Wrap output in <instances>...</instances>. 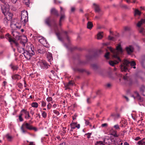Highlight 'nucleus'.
Returning <instances> with one entry per match:
<instances>
[{
  "label": "nucleus",
  "instance_id": "f257e3e1",
  "mask_svg": "<svg viewBox=\"0 0 145 145\" xmlns=\"http://www.w3.org/2000/svg\"><path fill=\"white\" fill-rule=\"evenodd\" d=\"M108 49L113 53V57L116 59L114 61H110L109 62V63L110 65L114 66V65L121 61L119 56L122 54L123 51L120 44L118 45L116 47V49H114L111 47H108Z\"/></svg>",
  "mask_w": 145,
  "mask_h": 145
},
{
  "label": "nucleus",
  "instance_id": "f03ea898",
  "mask_svg": "<svg viewBox=\"0 0 145 145\" xmlns=\"http://www.w3.org/2000/svg\"><path fill=\"white\" fill-rule=\"evenodd\" d=\"M60 14L61 16L59 22V27H58L57 24L55 23H54V27L55 32L58 39L60 40H61L62 39L60 37L61 33L60 31H62V30L61 27L62 25L61 22L64 20L65 17L64 13L65 10L63 9L62 7H60Z\"/></svg>",
  "mask_w": 145,
  "mask_h": 145
},
{
  "label": "nucleus",
  "instance_id": "7ed1b4c3",
  "mask_svg": "<svg viewBox=\"0 0 145 145\" xmlns=\"http://www.w3.org/2000/svg\"><path fill=\"white\" fill-rule=\"evenodd\" d=\"M0 0L2 2L1 5L2 12L6 16V18H8L7 16H9V19H11L12 14L9 12L10 7L9 5L5 1V0Z\"/></svg>",
  "mask_w": 145,
  "mask_h": 145
},
{
  "label": "nucleus",
  "instance_id": "20e7f679",
  "mask_svg": "<svg viewBox=\"0 0 145 145\" xmlns=\"http://www.w3.org/2000/svg\"><path fill=\"white\" fill-rule=\"evenodd\" d=\"M129 64L134 69H135V65L136 63L134 61H132L131 62L126 60H124L123 63L121 64L120 66V69L122 71H126L128 70V67Z\"/></svg>",
  "mask_w": 145,
  "mask_h": 145
},
{
  "label": "nucleus",
  "instance_id": "39448f33",
  "mask_svg": "<svg viewBox=\"0 0 145 145\" xmlns=\"http://www.w3.org/2000/svg\"><path fill=\"white\" fill-rule=\"evenodd\" d=\"M20 129L23 133H28L27 129L29 130H34L36 131L37 129L36 128L33 127L31 125L27 123L24 122L22 125Z\"/></svg>",
  "mask_w": 145,
  "mask_h": 145
},
{
  "label": "nucleus",
  "instance_id": "423d86ee",
  "mask_svg": "<svg viewBox=\"0 0 145 145\" xmlns=\"http://www.w3.org/2000/svg\"><path fill=\"white\" fill-rule=\"evenodd\" d=\"M116 138L112 136H106L103 140L104 145H110L112 142H114Z\"/></svg>",
  "mask_w": 145,
  "mask_h": 145
},
{
  "label": "nucleus",
  "instance_id": "0eeeda50",
  "mask_svg": "<svg viewBox=\"0 0 145 145\" xmlns=\"http://www.w3.org/2000/svg\"><path fill=\"white\" fill-rule=\"evenodd\" d=\"M20 21L25 25L28 21V12L27 11L23 10L21 12Z\"/></svg>",
  "mask_w": 145,
  "mask_h": 145
},
{
  "label": "nucleus",
  "instance_id": "6e6552de",
  "mask_svg": "<svg viewBox=\"0 0 145 145\" xmlns=\"http://www.w3.org/2000/svg\"><path fill=\"white\" fill-rule=\"evenodd\" d=\"M37 65L39 67H40L41 69H46L50 66V65L48 64L46 61L44 60H41L38 61Z\"/></svg>",
  "mask_w": 145,
  "mask_h": 145
},
{
  "label": "nucleus",
  "instance_id": "1a4fd4ad",
  "mask_svg": "<svg viewBox=\"0 0 145 145\" xmlns=\"http://www.w3.org/2000/svg\"><path fill=\"white\" fill-rule=\"evenodd\" d=\"M34 54V52L33 51L31 48H30V50L26 49L23 54L26 58L27 59H29Z\"/></svg>",
  "mask_w": 145,
  "mask_h": 145
},
{
  "label": "nucleus",
  "instance_id": "9d476101",
  "mask_svg": "<svg viewBox=\"0 0 145 145\" xmlns=\"http://www.w3.org/2000/svg\"><path fill=\"white\" fill-rule=\"evenodd\" d=\"M5 38L7 39L11 44H14L16 46H18V43L16 40L11 38V36L8 34H7L5 36Z\"/></svg>",
  "mask_w": 145,
  "mask_h": 145
},
{
  "label": "nucleus",
  "instance_id": "9b49d317",
  "mask_svg": "<svg viewBox=\"0 0 145 145\" xmlns=\"http://www.w3.org/2000/svg\"><path fill=\"white\" fill-rule=\"evenodd\" d=\"M21 112H23L24 114V118L26 120H28L30 119L31 120L33 119V118L31 117L29 112L26 110L25 109L22 110L21 111Z\"/></svg>",
  "mask_w": 145,
  "mask_h": 145
},
{
  "label": "nucleus",
  "instance_id": "f8f14e48",
  "mask_svg": "<svg viewBox=\"0 0 145 145\" xmlns=\"http://www.w3.org/2000/svg\"><path fill=\"white\" fill-rule=\"evenodd\" d=\"M12 34L14 38L16 40H19L20 39V34L19 33L15 30L12 31Z\"/></svg>",
  "mask_w": 145,
  "mask_h": 145
},
{
  "label": "nucleus",
  "instance_id": "ddd939ff",
  "mask_svg": "<svg viewBox=\"0 0 145 145\" xmlns=\"http://www.w3.org/2000/svg\"><path fill=\"white\" fill-rule=\"evenodd\" d=\"M10 26L11 28L14 29H15L16 28L20 29V25H19L18 23H15L13 22H11Z\"/></svg>",
  "mask_w": 145,
  "mask_h": 145
},
{
  "label": "nucleus",
  "instance_id": "4468645a",
  "mask_svg": "<svg viewBox=\"0 0 145 145\" xmlns=\"http://www.w3.org/2000/svg\"><path fill=\"white\" fill-rule=\"evenodd\" d=\"M133 47L131 46H129L126 48V51L129 54H130L132 53L133 51Z\"/></svg>",
  "mask_w": 145,
  "mask_h": 145
},
{
  "label": "nucleus",
  "instance_id": "2eb2a0df",
  "mask_svg": "<svg viewBox=\"0 0 145 145\" xmlns=\"http://www.w3.org/2000/svg\"><path fill=\"white\" fill-rule=\"evenodd\" d=\"M131 96L134 99L136 98L140 101H142L141 97L137 91H135L134 93V95H132Z\"/></svg>",
  "mask_w": 145,
  "mask_h": 145
},
{
  "label": "nucleus",
  "instance_id": "dca6fc26",
  "mask_svg": "<svg viewBox=\"0 0 145 145\" xmlns=\"http://www.w3.org/2000/svg\"><path fill=\"white\" fill-rule=\"evenodd\" d=\"M47 57L48 61L50 62V64L51 65V62L53 59L52 54L49 52H48L47 54Z\"/></svg>",
  "mask_w": 145,
  "mask_h": 145
},
{
  "label": "nucleus",
  "instance_id": "f3484780",
  "mask_svg": "<svg viewBox=\"0 0 145 145\" xmlns=\"http://www.w3.org/2000/svg\"><path fill=\"white\" fill-rule=\"evenodd\" d=\"M127 74L125 76H123V78L125 81L127 82V83L129 84H131L132 82L131 79L127 76Z\"/></svg>",
  "mask_w": 145,
  "mask_h": 145
},
{
  "label": "nucleus",
  "instance_id": "a211bd4d",
  "mask_svg": "<svg viewBox=\"0 0 145 145\" xmlns=\"http://www.w3.org/2000/svg\"><path fill=\"white\" fill-rule=\"evenodd\" d=\"M12 78L13 80H18L21 78V77L18 74H15L12 75Z\"/></svg>",
  "mask_w": 145,
  "mask_h": 145
},
{
  "label": "nucleus",
  "instance_id": "6ab92c4d",
  "mask_svg": "<svg viewBox=\"0 0 145 145\" xmlns=\"http://www.w3.org/2000/svg\"><path fill=\"white\" fill-rule=\"evenodd\" d=\"M45 23L48 26L51 27L52 26L50 17L46 18L44 20Z\"/></svg>",
  "mask_w": 145,
  "mask_h": 145
},
{
  "label": "nucleus",
  "instance_id": "aec40b11",
  "mask_svg": "<svg viewBox=\"0 0 145 145\" xmlns=\"http://www.w3.org/2000/svg\"><path fill=\"white\" fill-rule=\"evenodd\" d=\"M140 61L142 66L145 68V56H142L140 59Z\"/></svg>",
  "mask_w": 145,
  "mask_h": 145
},
{
  "label": "nucleus",
  "instance_id": "412c9836",
  "mask_svg": "<svg viewBox=\"0 0 145 145\" xmlns=\"http://www.w3.org/2000/svg\"><path fill=\"white\" fill-rule=\"evenodd\" d=\"M51 14L53 15L58 16L59 14L55 8H52L51 10Z\"/></svg>",
  "mask_w": 145,
  "mask_h": 145
},
{
  "label": "nucleus",
  "instance_id": "4be33fe9",
  "mask_svg": "<svg viewBox=\"0 0 145 145\" xmlns=\"http://www.w3.org/2000/svg\"><path fill=\"white\" fill-rule=\"evenodd\" d=\"M145 24V19H142L137 24V26L140 27L143 24Z\"/></svg>",
  "mask_w": 145,
  "mask_h": 145
},
{
  "label": "nucleus",
  "instance_id": "5701e85b",
  "mask_svg": "<svg viewBox=\"0 0 145 145\" xmlns=\"http://www.w3.org/2000/svg\"><path fill=\"white\" fill-rule=\"evenodd\" d=\"M111 134L114 137H118L119 136V135L117 134V131L116 130H112L110 131Z\"/></svg>",
  "mask_w": 145,
  "mask_h": 145
},
{
  "label": "nucleus",
  "instance_id": "b1692460",
  "mask_svg": "<svg viewBox=\"0 0 145 145\" xmlns=\"http://www.w3.org/2000/svg\"><path fill=\"white\" fill-rule=\"evenodd\" d=\"M39 42L43 45L46 44L47 41L43 37H40L39 39Z\"/></svg>",
  "mask_w": 145,
  "mask_h": 145
},
{
  "label": "nucleus",
  "instance_id": "393cba45",
  "mask_svg": "<svg viewBox=\"0 0 145 145\" xmlns=\"http://www.w3.org/2000/svg\"><path fill=\"white\" fill-rule=\"evenodd\" d=\"M141 93L144 96H145V86H142L140 89Z\"/></svg>",
  "mask_w": 145,
  "mask_h": 145
},
{
  "label": "nucleus",
  "instance_id": "a878e982",
  "mask_svg": "<svg viewBox=\"0 0 145 145\" xmlns=\"http://www.w3.org/2000/svg\"><path fill=\"white\" fill-rule=\"evenodd\" d=\"M16 46L18 47V52L20 53H21L23 54L24 53L25 51L24 48L20 46Z\"/></svg>",
  "mask_w": 145,
  "mask_h": 145
},
{
  "label": "nucleus",
  "instance_id": "bb28decb",
  "mask_svg": "<svg viewBox=\"0 0 145 145\" xmlns=\"http://www.w3.org/2000/svg\"><path fill=\"white\" fill-rule=\"evenodd\" d=\"M137 144L138 145H145V138L138 141Z\"/></svg>",
  "mask_w": 145,
  "mask_h": 145
},
{
  "label": "nucleus",
  "instance_id": "cd10ccee",
  "mask_svg": "<svg viewBox=\"0 0 145 145\" xmlns=\"http://www.w3.org/2000/svg\"><path fill=\"white\" fill-rule=\"evenodd\" d=\"M111 116L113 117L114 120H116L120 117V114H112L111 115Z\"/></svg>",
  "mask_w": 145,
  "mask_h": 145
},
{
  "label": "nucleus",
  "instance_id": "c85d7f7f",
  "mask_svg": "<svg viewBox=\"0 0 145 145\" xmlns=\"http://www.w3.org/2000/svg\"><path fill=\"white\" fill-rule=\"evenodd\" d=\"M39 53L40 54H43L45 53V50L43 46L41 47L38 50Z\"/></svg>",
  "mask_w": 145,
  "mask_h": 145
},
{
  "label": "nucleus",
  "instance_id": "c756f323",
  "mask_svg": "<svg viewBox=\"0 0 145 145\" xmlns=\"http://www.w3.org/2000/svg\"><path fill=\"white\" fill-rule=\"evenodd\" d=\"M93 5L94 6V8L95 12H99L100 10V9L99 6L98 5H97V4H96L95 3H94L93 4Z\"/></svg>",
  "mask_w": 145,
  "mask_h": 145
},
{
  "label": "nucleus",
  "instance_id": "7c9ffc66",
  "mask_svg": "<svg viewBox=\"0 0 145 145\" xmlns=\"http://www.w3.org/2000/svg\"><path fill=\"white\" fill-rule=\"evenodd\" d=\"M10 67L11 69L13 71L17 70L18 68L17 66L14 65L12 64L10 65Z\"/></svg>",
  "mask_w": 145,
  "mask_h": 145
},
{
  "label": "nucleus",
  "instance_id": "2f4dec72",
  "mask_svg": "<svg viewBox=\"0 0 145 145\" xmlns=\"http://www.w3.org/2000/svg\"><path fill=\"white\" fill-rule=\"evenodd\" d=\"M103 32H99L97 35V39H100L102 38L103 37Z\"/></svg>",
  "mask_w": 145,
  "mask_h": 145
},
{
  "label": "nucleus",
  "instance_id": "473e14b6",
  "mask_svg": "<svg viewBox=\"0 0 145 145\" xmlns=\"http://www.w3.org/2000/svg\"><path fill=\"white\" fill-rule=\"evenodd\" d=\"M93 26V24L91 22H88L87 25V27L88 28L91 29L92 28Z\"/></svg>",
  "mask_w": 145,
  "mask_h": 145
},
{
  "label": "nucleus",
  "instance_id": "72a5a7b5",
  "mask_svg": "<svg viewBox=\"0 0 145 145\" xmlns=\"http://www.w3.org/2000/svg\"><path fill=\"white\" fill-rule=\"evenodd\" d=\"M32 107L33 108H37L38 107L39 105L37 103L33 102L31 104Z\"/></svg>",
  "mask_w": 145,
  "mask_h": 145
},
{
  "label": "nucleus",
  "instance_id": "f704fd0d",
  "mask_svg": "<svg viewBox=\"0 0 145 145\" xmlns=\"http://www.w3.org/2000/svg\"><path fill=\"white\" fill-rule=\"evenodd\" d=\"M23 3H25L27 6H29V4L30 3L29 0H23Z\"/></svg>",
  "mask_w": 145,
  "mask_h": 145
},
{
  "label": "nucleus",
  "instance_id": "c9c22d12",
  "mask_svg": "<svg viewBox=\"0 0 145 145\" xmlns=\"http://www.w3.org/2000/svg\"><path fill=\"white\" fill-rule=\"evenodd\" d=\"M139 33H141L142 35H145V31L144 29L142 27H140L139 29Z\"/></svg>",
  "mask_w": 145,
  "mask_h": 145
},
{
  "label": "nucleus",
  "instance_id": "e433bc0d",
  "mask_svg": "<svg viewBox=\"0 0 145 145\" xmlns=\"http://www.w3.org/2000/svg\"><path fill=\"white\" fill-rule=\"evenodd\" d=\"M113 128L115 130H119L120 129L119 125L118 124H116L114 125L113 127Z\"/></svg>",
  "mask_w": 145,
  "mask_h": 145
},
{
  "label": "nucleus",
  "instance_id": "4c0bfd02",
  "mask_svg": "<svg viewBox=\"0 0 145 145\" xmlns=\"http://www.w3.org/2000/svg\"><path fill=\"white\" fill-rule=\"evenodd\" d=\"M42 117L44 118H46L47 117L46 113L44 111H41Z\"/></svg>",
  "mask_w": 145,
  "mask_h": 145
},
{
  "label": "nucleus",
  "instance_id": "58836bf2",
  "mask_svg": "<svg viewBox=\"0 0 145 145\" xmlns=\"http://www.w3.org/2000/svg\"><path fill=\"white\" fill-rule=\"evenodd\" d=\"M141 14V12L138 9H136L135 11V15H140Z\"/></svg>",
  "mask_w": 145,
  "mask_h": 145
},
{
  "label": "nucleus",
  "instance_id": "ea45409f",
  "mask_svg": "<svg viewBox=\"0 0 145 145\" xmlns=\"http://www.w3.org/2000/svg\"><path fill=\"white\" fill-rule=\"evenodd\" d=\"M6 137L9 141H11L12 138V137L11 136L9 135L8 134H7L6 136Z\"/></svg>",
  "mask_w": 145,
  "mask_h": 145
},
{
  "label": "nucleus",
  "instance_id": "a19ab883",
  "mask_svg": "<svg viewBox=\"0 0 145 145\" xmlns=\"http://www.w3.org/2000/svg\"><path fill=\"white\" fill-rule=\"evenodd\" d=\"M123 142L121 140H118L116 144V145H122Z\"/></svg>",
  "mask_w": 145,
  "mask_h": 145
},
{
  "label": "nucleus",
  "instance_id": "79ce46f5",
  "mask_svg": "<svg viewBox=\"0 0 145 145\" xmlns=\"http://www.w3.org/2000/svg\"><path fill=\"white\" fill-rule=\"evenodd\" d=\"M95 145H104L103 142L101 141H97L95 144Z\"/></svg>",
  "mask_w": 145,
  "mask_h": 145
},
{
  "label": "nucleus",
  "instance_id": "37998d69",
  "mask_svg": "<svg viewBox=\"0 0 145 145\" xmlns=\"http://www.w3.org/2000/svg\"><path fill=\"white\" fill-rule=\"evenodd\" d=\"M71 127L72 129H74L76 127V124L75 123H73L71 124Z\"/></svg>",
  "mask_w": 145,
  "mask_h": 145
},
{
  "label": "nucleus",
  "instance_id": "c03bdc74",
  "mask_svg": "<svg viewBox=\"0 0 145 145\" xmlns=\"http://www.w3.org/2000/svg\"><path fill=\"white\" fill-rule=\"evenodd\" d=\"M41 103V106L42 107H45L46 105V103L45 102L42 101H40Z\"/></svg>",
  "mask_w": 145,
  "mask_h": 145
},
{
  "label": "nucleus",
  "instance_id": "a18cd8bd",
  "mask_svg": "<svg viewBox=\"0 0 145 145\" xmlns=\"http://www.w3.org/2000/svg\"><path fill=\"white\" fill-rule=\"evenodd\" d=\"M109 52H107L105 55V57L107 59H109Z\"/></svg>",
  "mask_w": 145,
  "mask_h": 145
},
{
  "label": "nucleus",
  "instance_id": "49530a36",
  "mask_svg": "<svg viewBox=\"0 0 145 145\" xmlns=\"http://www.w3.org/2000/svg\"><path fill=\"white\" fill-rule=\"evenodd\" d=\"M46 100L48 102H49L52 100V99L51 97H48L46 99Z\"/></svg>",
  "mask_w": 145,
  "mask_h": 145
},
{
  "label": "nucleus",
  "instance_id": "de8ad7c7",
  "mask_svg": "<svg viewBox=\"0 0 145 145\" xmlns=\"http://www.w3.org/2000/svg\"><path fill=\"white\" fill-rule=\"evenodd\" d=\"M53 112L55 114H56L57 115H58L59 114V112L57 110H53Z\"/></svg>",
  "mask_w": 145,
  "mask_h": 145
},
{
  "label": "nucleus",
  "instance_id": "09e8293b",
  "mask_svg": "<svg viewBox=\"0 0 145 145\" xmlns=\"http://www.w3.org/2000/svg\"><path fill=\"white\" fill-rule=\"evenodd\" d=\"M73 84L74 82L73 81H70L69 82L68 84L67 85V86H69V85H72Z\"/></svg>",
  "mask_w": 145,
  "mask_h": 145
},
{
  "label": "nucleus",
  "instance_id": "8fccbe9b",
  "mask_svg": "<svg viewBox=\"0 0 145 145\" xmlns=\"http://www.w3.org/2000/svg\"><path fill=\"white\" fill-rule=\"evenodd\" d=\"M91 135V133H88L85 134V135L87 136V138H89L90 137V136Z\"/></svg>",
  "mask_w": 145,
  "mask_h": 145
},
{
  "label": "nucleus",
  "instance_id": "3c124183",
  "mask_svg": "<svg viewBox=\"0 0 145 145\" xmlns=\"http://www.w3.org/2000/svg\"><path fill=\"white\" fill-rule=\"evenodd\" d=\"M52 105L50 103H49L47 105V108L48 109H50Z\"/></svg>",
  "mask_w": 145,
  "mask_h": 145
},
{
  "label": "nucleus",
  "instance_id": "603ef678",
  "mask_svg": "<svg viewBox=\"0 0 145 145\" xmlns=\"http://www.w3.org/2000/svg\"><path fill=\"white\" fill-rule=\"evenodd\" d=\"M30 113L32 116L35 113L34 110L33 109H31L30 110Z\"/></svg>",
  "mask_w": 145,
  "mask_h": 145
},
{
  "label": "nucleus",
  "instance_id": "864d4df0",
  "mask_svg": "<svg viewBox=\"0 0 145 145\" xmlns=\"http://www.w3.org/2000/svg\"><path fill=\"white\" fill-rule=\"evenodd\" d=\"M2 32H2H0V38L1 39H3L5 38L3 35L1 33Z\"/></svg>",
  "mask_w": 145,
  "mask_h": 145
},
{
  "label": "nucleus",
  "instance_id": "5fc2aeb1",
  "mask_svg": "<svg viewBox=\"0 0 145 145\" xmlns=\"http://www.w3.org/2000/svg\"><path fill=\"white\" fill-rule=\"evenodd\" d=\"M130 29V28L129 27H124V30L125 31L129 30Z\"/></svg>",
  "mask_w": 145,
  "mask_h": 145
},
{
  "label": "nucleus",
  "instance_id": "6e6d98bb",
  "mask_svg": "<svg viewBox=\"0 0 145 145\" xmlns=\"http://www.w3.org/2000/svg\"><path fill=\"white\" fill-rule=\"evenodd\" d=\"M19 119L20 121H22L24 120L22 117L20 116H19Z\"/></svg>",
  "mask_w": 145,
  "mask_h": 145
},
{
  "label": "nucleus",
  "instance_id": "4d7b16f0",
  "mask_svg": "<svg viewBox=\"0 0 145 145\" xmlns=\"http://www.w3.org/2000/svg\"><path fill=\"white\" fill-rule=\"evenodd\" d=\"M107 125V124L106 123H103L102 124L101 126L102 127H105Z\"/></svg>",
  "mask_w": 145,
  "mask_h": 145
},
{
  "label": "nucleus",
  "instance_id": "13d9d810",
  "mask_svg": "<svg viewBox=\"0 0 145 145\" xmlns=\"http://www.w3.org/2000/svg\"><path fill=\"white\" fill-rule=\"evenodd\" d=\"M77 117V115L76 114H75L74 115V116L72 117V119L73 120H74L76 119V117Z\"/></svg>",
  "mask_w": 145,
  "mask_h": 145
},
{
  "label": "nucleus",
  "instance_id": "bf43d9fd",
  "mask_svg": "<svg viewBox=\"0 0 145 145\" xmlns=\"http://www.w3.org/2000/svg\"><path fill=\"white\" fill-rule=\"evenodd\" d=\"M3 97L2 95H0V101H1L3 99Z\"/></svg>",
  "mask_w": 145,
  "mask_h": 145
},
{
  "label": "nucleus",
  "instance_id": "052dcab7",
  "mask_svg": "<svg viewBox=\"0 0 145 145\" xmlns=\"http://www.w3.org/2000/svg\"><path fill=\"white\" fill-rule=\"evenodd\" d=\"M11 1L14 4H15L17 1V0H11Z\"/></svg>",
  "mask_w": 145,
  "mask_h": 145
},
{
  "label": "nucleus",
  "instance_id": "680f3d73",
  "mask_svg": "<svg viewBox=\"0 0 145 145\" xmlns=\"http://www.w3.org/2000/svg\"><path fill=\"white\" fill-rule=\"evenodd\" d=\"M108 39L110 40H113V37L109 36H108Z\"/></svg>",
  "mask_w": 145,
  "mask_h": 145
},
{
  "label": "nucleus",
  "instance_id": "e2e57ef3",
  "mask_svg": "<svg viewBox=\"0 0 145 145\" xmlns=\"http://www.w3.org/2000/svg\"><path fill=\"white\" fill-rule=\"evenodd\" d=\"M140 139V138L139 137H136L135 139V140H138Z\"/></svg>",
  "mask_w": 145,
  "mask_h": 145
},
{
  "label": "nucleus",
  "instance_id": "0e129e2a",
  "mask_svg": "<svg viewBox=\"0 0 145 145\" xmlns=\"http://www.w3.org/2000/svg\"><path fill=\"white\" fill-rule=\"evenodd\" d=\"M75 10V8L74 7H72L71 8V10L72 12H74Z\"/></svg>",
  "mask_w": 145,
  "mask_h": 145
},
{
  "label": "nucleus",
  "instance_id": "69168bd1",
  "mask_svg": "<svg viewBox=\"0 0 145 145\" xmlns=\"http://www.w3.org/2000/svg\"><path fill=\"white\" fill-rule=\"evenodd\" d=\"M123 132H124V131H123ZM123 136L124 135V134L122 133V131L120 133V135H119V136Z\"/></svg>",
  "mask_w": 145,
  "mask_h": 145
},
{
  "label": "nucleus",
  "instance_id": "338daca9",
  "mask_svg": "<svg viewBox=\"0 0 145 145\" xmlns=\"http://www.w3.org/2000/svg\"><path fill=\"white\" fill-rule=\"evenodd\" d=\"M89 122L88 120H86L85 123L86 125H88Z\"/></svg>",
  "mask_w": 145,
  "mask_h": 145
},
{
  "label": "nucleus",
  "instance_id": "774afa93",
  "mask_svg": "<svg viewBox=\"0 0 145 145\" xmlns=\"http://www.w3.org/2000/svg\"><path fill=\"white\" fill-rule=\"evenodd\" d=\"M76 127H77L78 129H79L80 127V125L79 124H78L77 125L76 124Z\"/></svg>",
  "mask_w": 145,
  "mask_h": 145
}]
</instances>
